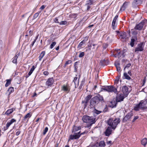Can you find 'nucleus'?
I'll return each mask as SVG.
<instances>
[{"label":"nucleus","instance_id":"f257e3e1","mask_svg":"<svg viewBox=\"0 0 147 147\" xmlns=\"http://www.w3.org/2000/svg\"><path fill=\"white\" fill-rule=\"evenodd\" d=\"M100 101L104 102L102 96L100 95L92 98L90 101V107L91 108H95Z\"/></svg>","mask_w":147,"mask_h":147},{"label":"nucleus","instance_id":"f03ea898","mask_svg":"<svg viewBox=\"0 0 147 147\" xmlns=\"http://www.w3.org/2000/svg\"><path fill=\"white\" fill-rule=\"evenodd\" d=\"M120 121V119L119 118H116L114 119L113 118H110L107 121V123L111 126L110 127L112 129L115 130Z\"/></svg>","mask_w":147,"mask_h":147},{"label":"nucleus","instance_id":"7ed1b4c3","mask_svg":"<svg viewBox=\"0 0 147 147\" xmlns=\"http://www.w3.org/2000/svg\"><path fill=\"white\" fill-rule=\"evenodd\" d=\"M82 119L84 122L86 123H94L95 122L94 118L87 115L84 116Z\"/></svg>","mask_w":147,"mask_h":147},{"label":"nucleus","instance_id":"20e7f679","mask_svg":"<svg viewBox=\"0 0 147 147\" xmlns=\"http://www.w3.org/2000/svg\"><path fill=\"white\" fill-rule=\"evenodd\" d=\"M87 131H85L81 134L80 131L78 133H74V134L71 135L69 136V140H74L78 139L81 135L85 133H87Z\"/></svg>","mask_w":147,"mask_h":147},{"label":"nucleus","instance_id":"39448f33","mask_svg":"<svg viewBox=\"0 0 147 147\" xmlns=\"http://www.w3.org/2000/svg\"><path fill=\"white\" fill-rule=\"evenodd\" d=\"M108 87V92H113L117 94L119 93V92L117 91V88L118 86H117L116 87L113 86H107Z\"/></svg>","mask_w":147,"mask_h":147},{"label":"nucleus","instance_id":"423d86ee","mask_svg":"<svg viewBox=\"0 0 147 147\" xmlns=\"http://www.w3.org/2000/svg\"><path fill=\"white\" fill-rule=\"evenodd\" d=\"M145 22V21H142L138 24H136L135 27L134 29L135 30H142V29Z\"/></svg>","mask_w":147,"mask_h":147},{"label":"nucleus","instance_id":"0eeeda50","mask_svg":"<svg viewBox=\"0 0 147 147\" xmlns=\"http://www.w3.org/2000/svg\"><path fill=\"white\" fill-rule=\"evenodd\" d=\"M144 45L142 42L140 43V44H138L137 47H136L135 50V52H136L137 51H142L144 50Z\"/></svg>","mask_w":147,"mask_h":147},{"label":"nucleus","instance_id":"6e6552de","mask_svg":"<svg viewBox=\"0 0 147 147\" xmlns=\"http://www.w3.org/2000/svg\"><path fill=\"white\" fill-rule=\"evenodd\" d=\"M125 97L123 94H118L116 97V100L117 102H120L123 100Z\"/></svg>","mask_w":147,"mask_h":147},{"label":"nucleus","instance_id":"1a4fd4ad","mask_svg":"<svg viewBox=\"0 0 147 147\" xmlns=\"http://www.w3.org/2000/svg\"><path fill=\"white\" fill-rule=\"evenodd\" d=\"M121 91L123 92V94L126 96H127L129 93L128 88L126 86H124L122 87Z\"/></svg>","mask_w":147,"mask_h":147},{"label":"nucleus","instance_id":"9d476101","mask_svg":"<svg viewBox=\"0 0 147 147\" xmlns=\"http://www.w3.org/2000/svg\"><path fill=\"white\" fill-rule=\"evenodd\" d=\"M140 103L142 109L147 108V99L144 101H141Z\"/></svg>","mask_w":147,"mask_h":147},{"label":"nucleus","instance_id":"9b49d317","mask_svg":"<svg viewBox=\"0 0 147 147\" xmlns=\"http://www.w3.org/2000/svg\"><path fill=\"white\" fill-rule=\"evenodd\" d=\"M133 115V113L132 112H130L126 115L123 119L124 121H126L130 118Z\"/></svg>","mask_w":147,"mask_h":147},{"label":"nucleus","instance_id":"f8f14e48","mask_svg":"<svg viewBox=\"0 0 147 147\" xmlns=\"http://www.w3.org/2000/svg\"><path fill=\"white\" fill-rule=\"evenodd\" d=\"M111 127H108L105 131V132L104 133L105 136H109L111 134L112 129Z\"/></svg>","mask_w":147,"mask_h":147},{"label":"nucleus","instance_id":"ddd939ff","mask_svg":"<svg viewBox=\"0 0 147 147\" xmlns=\"http://www.w3.org/2000/svg\"><path fill=\"white\" fill-rule=\"evenodd\" d=\"M62 90L66 93H68L70 91V88L67 85H63L62 87Z\"/></svg>","mask_w":147,"mask_h":147},{"label":"nucleus","instance_id":"4468645a","mask_svg":"<svg viewBox=\"0 0 147 147\" xmlns=\"http://www.w3.org/2000/svg\"><path fill=\"white\" fill-rule=\"evenodd\" d=\"M53 78H49L46 83V84L48 86H51L53 83Z\"/></svg>","mask_w":147,"mask_h":147},{"label":"nucleus","instance_id":"2eb2a0df","mask_svg":"<svg viewBox=\"0 0 147 147\" xmlns=\"http://www.w3.org/2000/svg\"><path fill=\"white\" fill-rule=\"evenodd\" d=\"M138 40V38L135 36H132L131 39V41L130 43V45L131 47H133L134 44V42Z\"/></svg>","mask_w":147,"mask_h":147},{"label":"nucleus","instance_id":"dca6fc26","mask_svg":"<svg viewBox=\"0 0 147 147\" xmlns=\"http://www.w3.org/2000/svg\"><path fill=\"white\" fill-rule=\"evenodd\" d=\"M129 5V3L125 2L124 3L122 6L120 8V11H124L126 8L128 7Z\"/></svg>","mask_w":147,"mask_h":147},{"label":"nucleus","instance_id":"f3484780","mask_svg":"<svg viewBox=\"0 0 147 147\" xmlns=\"http://www.w3.org/2000/svg\"><path fill=\"white\" fill-rule=\"evenodd\" d=\"M81 128V127L80 126H76L75 125H74L73 126L72 132L76 133V131L80 129Z\"/></svg>","mask_w":147,"mask_h":147},{"label":"nucleus","instance_id":"a211bd4d","mask_svg":"<svg viewBox=\"0 0 147 147\" xmlns=\"http://www.w3.org/2000/svg\"><path fill=\"white\" fill-rule=\"evenodd\" d=\"M16 121V120L13 119H12L10 121H8L6 125L7 129L13 123Z\"/></svg>","mask_w":147,"mask_h":147},{"label":"nucleus","instance_id":"6ab92c4d","mask_svg":"<svg viewBox=\"0 0 147 147\" xmlns=\"http://www.w3.org/2000/svg\"><path fill=\"white\" fill-rule=\"evenodd\" d=\"M92 96L90 95H88L85 98V100L82 101V103H85V104H86L88 102V100L91 98Z\"/></svg>","mask_w":147,"mask_h":147},{"label":"nucleus","instance_id":"aec40b11","mask_svg":"<svg viewBox=\"0 0 147 147\" xmlns=\"http://www.w3.org/2000/svg\"><path fill=\"white\" fill-rule=\"evenodd\" d=\"M120 38L122 39H125V40L128 38V37L126 36V34L125 32H123L120 33Z\"/></svg>","mask_w":147,"mask_h":147},{"label":"nucleus","instance_id":"412c9836","mask_svg":"<svg viewBox=\"0 0 147 147\" xmlns=\"http://www.w3.org/2000/svg\"><path fill=\"white\" fill-rule=\"evenodd\" d=\"M15 110V109L12 108L8 110L5 113V114L7 115H9Z\"/></svg>","mask_w":147,"mask_h":147},{"label":"nucleus","instance_id":"4be33fe9","mask_svg":"<svg viewBox=\"0 0 147 147\" xmlns=\"http://www.w3.org/2000/svg\"><path fill=\"white\" fill-rule=\"evenodd\" d=\"M140 109H142L141 107V105L140 103L135 105L134 107V109L135 111H139Z\"/></svg>","mask_w":147,"mask_h":147},{"label":"nucleus","instance_id":"5701e85b","mask_svg":"<svg viewBox=\"0 0 147 147\" xmlns=\"http://www.w3.org/2000/svg\"><path fill=\"white\" fill-rule=\"evenodd\" d=\"M141 144L144 146H145L147 144V138H145L141 141Z\"/></svg>","mask_w":147,"mask_h":147},{"label":"nucleus","instance_id":"b1692460","mask_svg":"<svg viewBox=\"0 0 147 147\" xmlns=\"http://www.w3.org/2000/svg\"><path fill=\"white\" fill-rule=\"evenodd\" d=\"M14 91L13 88V87H10L7 90V93L8 95H10L12 92Z\"/></svg>","mask_w":147,"mask_h":147},{"label":"nucleus","instance_id":"393cba45","mask_svg":"<svg viewBox=\"0 0 147 147\" xmlns=\"http://www.w3.org/2000/svg\"><path fill=\"white\" fill-rule=\"evenodd\" d=\"M138 33H140V32H138L136 30H134L132 31V36H135L137 37L138 36H137V35Z\"/></svg>","mask_w":147,"mask_h":147},{"label":"nucleus","instance_id":"a878e982","mask_svg":"<svg viewBox=\"0 0 147 147\" xmlns=\"http://www.w3.org/2000/svg\"><path fill=\"white\" fill-rule=\"evenodd\" d=\"M45 54V52L43 51L40 53L39 57V61L41 60L42 58L43 57Z\"/></svg>","mask_w":147,"mask_h":147},{"label":"nucleus","instance_id":"bb28decb","mask_svg":"<svg viewBox=\"0 0 147 147\" xmlns=\"http://www.w3.org/2000/svg\"><path fill=\"white\" fill-rule=\"evenodd\" d=\"M105 146V142L104 141H100L99 144V147H104Z\"/></svg>","mask_w":147,"mask_h":147},{"label":"nucleus","instance_id":"cd10ccee","mask_svg":"<svg viewBox=\"0 0 147 147\" xmlns=\"http://www.w3.org/2000/svg\"><path fill=\"white\" fill-rule=\"evenodd\" d=\"M124 76L125 77V79L128 80H130L131 79V77H129L127 73H124L123 74Z\"/></svg>","mask_w":147,"mask_h":147},{"label":"nucleus","instance_id":"c85d7f7f","mask_svg":"<svg viewBox=\"0 0 147 147\" xmlns=\"http://www.w3.org/2000/svg\"><path fill=\"white\" fill-rule=\"evenodd\" d=\"M106 61L105 59L102 60L100 61V64L101 65H106Z\"/></svg>","mask_w":147,"mask_h":147},{"label":"nucleus","instance_id":"c756f323","mask_svg":"<svg viewBox=\"0 0 147 147\" xmlns=\"http://www.w3.org/2000/svg\"><path fill=\"white\" fill-rule=\"evenodd\" d=\"M11 80V79L6 80L7 82L5 84V87H7L10 84Z\"/></svg>","mask_w":147,"mask_h":147},{"label":"nucleus","instance_id":"7c9ffc66","mask_svg":"<svg viewBox=\"0 0 147 147\" xmlns=\"http://www.w3.org/2000/svg\"><path fill=\"white\" fill-rule=\"evenodd\" d=\"M32 116V114L30 113H28L24 117V119H26L27 118H30Z\"/></svg>","mask_w":147,"mask_h":147},{"label":"nucleus","instance_id":"2f4dec72","mask_svg":"<svg viewBox=\"0 0 147 147\" xmlns=\"http://www.w3.org/2000/svg\"><path fill=\"white\" fill-rule=\"evenodd\" d=\"M85 41L83 40L79 44L78 48H80L82 46V45L84 43Z\"/></svg>","mask_w":147,"mask_h":147},{"label":"nucleus","instance_id":"473e14b6","mask_svg":"<svg viewBox=\"0 0 147 147\" xmlns=\"http://www.w3.org/2000/svg\"><path fill=\"white\" fill-rule=\"evenodd\" d=\"M56 43L55 42H53L52 43L50 47V48L51 49L53 48L56 45Z\"/></svg>","mask_w":147,"mask_h":147},{"label":"nucleus","instance_id":"72a5a7b5","mask_svg":"<svg viewBox=\"0 0 147 147\" xmlns=\"http://www.w3.org/2000/svg\"><path fill=\"white\" fill-rule=\"evenodd\" d=\"M116 101H113L111 102V103L112 105V107H113L116 106V105L117 104V102Z\"/></svg>","mask_w":147,"mask_h":147},{"label":"nucleus","instance_id":"f704fd0d","mask_svg":"<svg viewBox=\"0 0 147 147\" xmlns=\"http://www.w3.org/2000/svg\"><path fill=\"white\" fill-rule=\"evenodd\" d=\"M115 65L116 68L120 67V63L118 61H116L115 63Z\"/></svg>","mask_w":147,"mask_h":147},{"label":"nucleus","instance_id":"c9c22d12","mask_svg":"<svg viewBox=\"0 0 147 147\" xmlns=\"http://www.w3.org/2000/svg\"><path fill=\"white\" fill-rule=\"evenodd\" d=\"M71 63V60H68L66 61L64 65V67H65L66 66L69 64Z\"/></svg>","mask_w":147,"mask_h":147},{"label":"nucleus","instance_id":"e433bc0d","mask_svg":"<svg viewBox=\"0 0 147 147\" xmlns=\"http://www.w3.org/2000/svg\"><path fill=\"white\" fill-rule=\"evenodd\" d=\"M48 128L47 127H46L44 130L43 131V134L44 135H45L47 132L48 131Z\"/></svg>","mask_w":147,"mask_h":147},{"label":"nucleus","instance_id":"4c0bfd02","mask_svg":"<svg viewBox=\"0 0 147 147\" xmlns=\"http://www.w3.org/2000/svg\"><path fill=\"white\" fill-rule=\"evenodd\" d=\"M78 78L77 77H74V79L73 80V82H74V84L76 85V83H78V82L77 81Z\"/></svg>","mask_w":147,"mask_h":147},{"label":"nucleus","instance_id":"58836bf2","mask_svg":"<svg viewBox=\"0 0 147 147\" xmlns=\"http://www.w3.org/2000/svg\"><path fill=\"white\" fill-rule=\"evenodd\" d=\"M87 3L86 4V5H92L93 3L91 1H90V0L87 1Z\"/></svg>","mask_w":147,"mask_h":147},{"label":"nucleus","instance_id":"ea45409f","mask_svg":"<svg viewBox=\"0 0 147 147\" xmlns=\"http://www.w3.org/2000/svg\"><path fill=\"white\" fill-rule=\"evenodd\" d=\"M84 52H80L79 55V57H82L84 56Z\"/></svg>","mask_w":147,"mask_h":147},{"label":"nucleus","instance_id":"a19ab883","mask_svg":"<svg viewBox=\"0 0 147 147\" xmlns=\"http://www.w3.org/2000/svg\"><path fill=\"white\" fill-rule=\"evenodd\" d=\"M67 23V22L66 21H61L59 24L60 25H65Z\"/></svg>","mask_w":147,"mask_h":147},{"label":"nucleus","instance_id":"79ce46f5","mask_svg":"<svg viewBox=\"0 0 147 147\" xmlns=\"http://www.w3.org/2000/svg\"><path fill=\"white\" fill-rule=\"evenodd\" d=\"M108 87L107 86L105 87V88H101V91H105L108 92Z\"/></svg>","mask_w":147,"mask_h":147},{"label":"nucleus","instance_id":"37998d69","mask_svg":"<svg viewBox=\"0 0 147 147\" xmlns=\"http://www.w3.org/2000/svg\"><path fill=\"white\" fill-rule=\"evenodd\" d=\"M94 112L97 114H99L101 112V111L95 109L94 111Z\"/></svg>","mask_w":147,"mask_h":147},{"label":"nucleus","instance_id":"c03bdc74","mask_svg":"<svg viewBox=\"0 0 147 147\" xmlns=\"http://www.w3.org/2000/svg\"><path fill=\"white\" fill-rule=\"evenodd\" d=\"M17 57H14L12 61V62L14 63H17Z\"/></svg>","mask_w":147,"mask_h":147},{"label":"nucleus","instance_id":"a18cd8bd","mask_svg":"<svg viewBox=\"0 0 147 147\" xmlns=\"http://www.w3.org/2000/svg\"><path fill=\"white\" fill-rule=\"evenodd\" d=\"M88 123V124L86 125V126H85V127L86 128H88L89 129H90V126L92 125V124H93V123Z\"/></svg>","mask_w":147,"mask_h":147},{"label":"nucleus","instance_id":"49530a36","mask_svg":"<svg viewBox=\"0 0 147 147\" xmlns=\"http://www.w3.org/2000/svg\"><path fill=\"white\" fill-rule=\"evenodd\" d=\"M35 68H36V67L35 66H34V65L32 66V67L31 68V69H30V71L32 73V72L34 71V70Z\"/></svg>","mask_w":147,"mask_h":147},{"label":"nucleus","instance_id":"de8ad7c7","mask_svg":"<svg viewBox=\"0 0 147 147\" xmlns=\"http://www.w3.org/2000/svg\"><path fill=\"white\" fill-rule=\"evenodd\" d=\"M122 55H123L122 53L121 52H119L118 53L117 57L118 58L120 57Z\"/></svg>","mask_w":147,"mask_h":147},{"label":"nucleus","instance_id":"09e8293b","mask_svg":"<svg viewBox=\"0 0 147 147\" xmlns=\"http://www.w3.org/2000/svg\"><path fill=\"white\" fill-rule=\"evenodd\" d=\"M118 17V16L116 15L115 16V18H114L112 22H114V23H115L116 20Z\"/></svg>","mask_w":147,"mask_h":147},{"label":"nucleus","instance_id":"8fccbe9b","mask_svg":"<svg viewBox=\"0 0 147 147\" xmlns=\"http://www.w3.org/2000/svg\"><path fill=\"white\" fill-rule=\"evenodd\" d=\"M115 23H114L113 22H112V28L114 30H115L116 28V26H115Z\"/></svg>","mask_w":147,"mask_h":147},{"label":"nucleus","instance_id":"3c124183","mask_svg":"<svg viewBox=\"0 0 147 147\" xmlns=\"http://www.w3.org/2000/svg\"><path fill=\"white\" fill-rule=\"evenodd\" d=\"M39 14V13H35L34 14V18L35 19V18H36L38 17V16Z\"/></svg>","mask_w":147,"mask_h":147},{"label":"nucleus","instance_id":"603ef678","mask_svg":"<svg viewBox=\"0 0 147 147\" xmlns=\"http://www.w3.org/2000/svg\"><path fill=\"white\" fill-rule=\"evenodd\" d=\"M138 118V116H136L134 117V118L133 119L132 121V122H134Z\"/></svg>","mask_w":147,"mask_h":147},{"label":"nucleus","instance_id":"864d4df0","mask_svg":"<svg viewBox=\"0 0 147 147\" xmlns=\"http://www.w3.org/2000/svg\"><path fill=\"white\" fill-rule=\"evenodd\" d=\"M131 65V64H130V63L127 64L124 69H125V68L129 67Z\"/></svg>","mask_w":147,"mask_h":147},{"label":"nucleus","instance_id":"5fc2aeb1","mask_svg":"<svg viewBox=\"0 0 147 147\" xmlns=\"http://www.w3.org/2000/svg\"><path fill=\"white\" fill-rule=\"evenodd\" d=\"M119 82V80L118 79V80H115V84H116V86L117 87V84H118V82Z\"/></svg>","mask_w":147,"mask_h":147},{"label":"nucleus","instance_id":"6e6d98bb","mask_svg":"<svg viewBox=\"0 0 147 147\" xmlns=\"http://www.w3.org/2000/svg\"><path fill=\"white\" fill-rule=\"evenodd\" d=\"M96 45V44H91L90 45V47H92V49H94V46Z\"/></svg>","mask_w":147,"mask_h":147},{"label":"nucleus","instance_id":"4d7b16f0","mask_svg":"<svg viewBox=\"0 0 147 147\" xmlns=\"http://www.w3.org/2000/svg\"><path fill=\"white\" fill-rule=\"evenodd\" d=\"M43 74L46 76H47L49 74V72L47 71H45L43 72Z\"/></svg>","mask_w":147,"mask_h":147},{"label":"nucleus","instance_id":"13d9d810","mask_svg":"<svg viewBox=\"0 0 147 147\" xmlns=\"http://www.w3.org/2000/svg\"><path fill=\"white\" fill-rule=\"evenodd\" d=\"M107 143L108 145H109V146H110L111 144L112 141H107Z\"/></svg>","mask_w":147,"mask_h":147},{"label":"nucleus","instance_id":"bf43d9fd","mask_svg":"<svg viewBox=\"0 0 147 147\" xmlns=\"http://www.w3.org/2000/svg\"><path fill=\"white\" fill-rule=\"evenodd\" d=\"M32 73V72L30 71L29 72L28 75L26 76V78H27L29 76H30L31 74Z\"/></svg>","mask_w":147,"mask_h":147},{"label":"nucleus","instance_id":"052dcab7","mask_svg":"<svg viewBox=\"0 0 147 147\" xmlns=\"http://www.w3.org/2000/svg\"><path fill=\"white\" fill-rule=\"evenodd\" d=\"M29 35H30V36H31L33 34V31L31 30H30L29 32Z\"/></svg>","mask_w":147,"mask_h":147},{"label":"nucleus","instance_id":"680f3d73","mask_svg":"<svg viewBox=\"0 0 147 147\" xmlns=\"http://www.w3.org/2000/svg\"><path fill=\"white\" fill-rule=\"evenodd\" d=\"M20 131H18L16 133V136H18L20 134Z\"/></svg>","mask_w":147,"mask_h":147},{"label":"nucleus","instance_id":"e2e57ef3","mask_svg":"<svg viewBox=\"0 0 147 147\" xmlns=\"http://www.w3.org/2000/svg\"><path fill=\"white\" fill-rule=\"evenodd\" d=\"M46 6H45L44 5H42L40 7V9L42 10Z\"/></svg>","mask_w":147,"mask_h":147},{"label":"nucleus","instance_id":"0e129e2a","mask_svg":"<svg viewBox=\"0 0 147 147\" xmlns=\"http://www.w3.org/2000/svg\"><path fill=\"white\" fill-rule=\"evenodd\" d=\"M140 1V0H134V2L136 4H138V3L137 2L138 1Z\"/></svg>","mask_w":147,"mask_h":147},{"label":"nucleus","instance_id":"69168bd1","mask_svg":"<svg viewBox=\"0 0 147 147\" xmlns=\"http://www.w3.org/2000/svg\"><path fill=\"white\" fill-rule=\"evenodd\" d=\"M117 70L118 72L120 71L121 70L120 67L117 68Z\"/></svg>","mask_w":147,"mask_h":147},{"label":"nucleus","instance_id":"338daca9","mask_svg":"<svg viewBox=\"0 0 147 147\" xmlns=\"http://www.w3.org/2000/svg\"><path fill=\"white\" fill-rule=\"evenodd\" d=\"M55 22L56 23H59L58 22V19L57 18H56L55 20Z\"/></svg>","mask_w":147,"mask_h":147},{"label":"nucleus","instance_id":"774afa93","mask_svg":"<svg viewBox=\"0 0 147 147\" xmlns=\"http://www.w3.org/2000/svg\"><path fill=\"white\" fill-rule=\"evenodd\" d=\"M128 73L129 75H130V76H131V71H128Z\"/></svg>","mask_w":147,"mask_h":147}]
</instances>
